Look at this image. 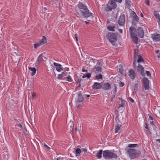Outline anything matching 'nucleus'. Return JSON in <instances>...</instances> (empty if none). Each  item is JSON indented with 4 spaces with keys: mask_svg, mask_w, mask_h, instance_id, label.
Here are the masks:
<instances>
[{
    "mask_svg": "<svg viewBox=\"0 0 160 160\" xmlns=\"http://www.w3.org/2000/svg\"><path fill=\"white\" fill-rule=\"evenodd\" d=\"M78 7L80 13L84 18H87L92 16V13L89 12L87 7L82 3L79 2L78 5Z\"/></svg>",
    "mask_w": 160,
    "mask_h": 160,
    "instance_id": "f257e3e1",
    "label": "nucleus"
},
{
    "mask_svg": "<svg viewBox=\"0 0 160 160\" xmlns=\"http://www.w3.org/2000/svg\"><path fill=\"white\" fill-rule=\"evenodd\" d=\"M102 155L105 159H113L116 158L117 155L113 152L109 150H106L103 152Z\"/></svg>",
    "mask_w": 160,
    "mask_h": 160,
    "instance_id": "f03ea898",
    "label": "nucleus"
},
{
    "mask_svg": "<svg viewBox=\"0 0 160 160\" xmlns=\"http://www.w3.org/2000/svg\"><path fill=\"white\" fill-rule=\"evenodd\" d=\"M106 38L113 45H115L118 38L115 33L108 32L106 35Z\"/></svg>",
    "mask_w": 160,
    "mask_h": 160,
    "instance_id": "7ed1b4c3",
    "label": "nucleus"
},
{
    "mask_svg": "<svg viewBox=\"0 0 160 160\" xmlns=\"http://www.w3.org/2000/svg\"><path fill=\"white\" fill-rule=\"evenodd\" d=\"M128 152L131 158H134L140 154V152L134 149L130 148L128 150Z\"/></svg>",
    "mask_w": 160,
    "mask_h": 160,
    "instance_id": "20e7f679",
    "label": "nucleus"
},
{
    "mask_svg": "<svg viewBox=\"0 0 160 160\" xmlns=\"http://www.w3.org/2000/svg\"><path fill=\"white\" fill-rule=\"evenodd\" d=\"M136 30L134 28L131 27L129 28V32L132 41L135 43L138 42V38L137 35L134 32Z\"/></svg>",
    "mask_w": 160,
    "mask_h": 160,
    "instance_id": "39448f33",
    "label": "nucleus"
},
{
    "mask_svg": "<svg viewBox=\"0 0 160 160\" xmlns=\"http://www.w3.org/2000/svg\"><path fill=\"white\" fill-rule=\"evenodd\" d=\"M116 6L114 3L112 2H109L104 7V9L107 11H111L112 9H115Z\"/></svg>",
    "mask_w": 160,
    "mask_h": 160,
    "instance_id": "423d86ee",
    "label": "nucleus"
},
{
    "mask_svg": "<svg viewBox=\"0 0 160 160\" xmlns=\"http://www.w3.org/2000/svg\"><path fill=\"white\" fill-rule=\"evenodd\" d=\"M125 22V16L124 14L121 15L118 21V23L120 26H123Z\"/></svg>",
    "mask_w": 160,
    "mask_h": 160,
    "instance_id": "0eeeda50",
    "label": "nucleus"
},
{
    "mask_svg": "<svg viewBox=\"0 0 160 160\" xmlns=\"http://www.w3.org/2000/svg\"><path fill=\"white\" fill-rule=\"evenodd\" d=\"M151 38L154 42L160 41V34L157 33H154L151 34Z\"/></svg>",
    "mask_w": 160,
    "mask_h": 160,
    "instance_id": "6e6552de",
    "label": "nucleus"
},
{
    "mask_svg": "<svg viewBox=\"0 0 160 160\" xmlns=\"http://www.w3.org/2000/svg\"><path fill=\"white\" fill-rule=\"evenodd\" d=\"M142 80L143 81L144 87L145 89L146 90L148 89L149 88V80L146 78H143Z\"/></svg>",
    "mask_w": 160,
    "mask_h": 160,
    "instance_id": "1a4fd4ad",
    "label": "nucleus"
},
{
    "mask_svg": "<svg viewBox=\"0 0 160 160\" xmlns=\"http://www.w3.org/2000/svg\"><path fill=\"white\" fill-rule=\"evenodd\" d=\"M136 32H137L138 35L140 38H142L143 37L144 35V32L143 30L141 27H139L138 28Z\"/></svg>",
    "mask_w": 160,
    "mask_h": 160,
    "instance_id": "9d476101",
    "label": "nucleus"
},
{
    "mask_svg": "<svg viewBox=\"0 0 160 160\" xmlns=\"http://www.w3.org/2000/svg\"><path fill=\"white\" fill-rule=\"evenodd\" d=\"M137 71L140 72L142 75L143 76L144 75V68L139 64L137 67Z\"/></svg>",
    "mask_w": 160,
    "mask_h": 160,
    "instance_id": "9b49d317",
    "label": "nucleus"
},
{
    "mask_svg": "<svg viewBox=\"0 0 160 160\" xmlns=\"http://www.w3.org/2000/svg\"><path fill=\"white\" fill-rule=\"evenodd\" d=\"M102 87L101 84L100 83L95 82L92 86V88L94 90L100 89Z\"/></svg>",
    "mask_w": 160,
    "mask_h": 160,
    "instance_id": "f8f14e48",
    "label": "nucleus"
},
{
    "mask_svg": "<svg viewBox=\"0 0 160 160\" xmlns=\"http://www.w3.org/2000/svg\"><path fill=\"white\" fill-rule=\"evenodd\" d=\"M129 73V75L132 79H133L135 78L136 74L134 70L133 69H130Z\"/></svg>",
    "mask_w": 160,
    "mask_h": 160,
    "instance_id": "ddd939ff",
    "label": "nucleus"
},
{
    "mask_svg": "<svg viewBox=\"0 0 160 160\" xmlns=\"http://www.w3.org/2000/svg\"><path fill=\"white\" fill-rule=\"evenodd\" d=\"M134 58L135 59L138 58V59L137 60V62L138 63H140L142 62H144L142 57L140 55L136 54L135 51L134 52Z\"/></svg>",
    "mask_w": 160,
    "mask_h": 160,
    "instance_id": "4468645a",
    "label": "nucleus"
},
{
    "mask_svg": "<svg viewBox=\"0 0 160 160\" xmlns=\"http://www.w3.org/2000/svg\"><path fill=\"white\" fill-rule=\"evenodd\" d=\"M111 84L109 82L104 83L102 86V88L105 90H109L111 88Z\"/></svg>",
    "mask_w": 160,
    "mask_h": 160,
    "instance_id": "2eb2a0df",
    "label": "nucleus"
},
{
    "mask_svg": "<svg viewBox=\"0 0 160 160\" xmlns=\"http://www.w3.org/2000/svg\"><path fill=\"white\" fill-rule=\"evenodd\" d=\"M78 97L77 102L78 103L82 102L83 100V98L82 96L81 92H80L78 93Z\"/></svg>",
    "mask_w": 160,
    "mask_h": 160,
    "instance_id": "dca6fc26",
    "label": "nucleus"
},
{
    "mask_svg": "<svg viewBox=\"0 0 160 160\" xmlns=\"http://www.w3.org/2000/svg\"><path fill=\"white\" fill-rule=\"evenodd\" d=\"M53 64L55 66L57 67H57L56 68V69L57 71L60 72L62 70V68L61 67L62 66L59 63H57L56 62H54Z\"/></svg>",
    "mask_w": 160,
    "mask_h": 160,
    "instance_id": "f3484780",
    "label": "nucleus"
},
{
    "mask_svg": "<svg viewBox=\"0 0 160 160\" xmlns=\"http://www.w3.org/2000/svg\"><path fill=\"white\" fill-rule=\"evenodd\" d=\"M44 61V60L43 58V55L42 54H41L38 57L37 60V62L38 63H41L42 61Z\"/></svg>",
    "mask_w": 160,
    "mask_h": 160,
    "instance_id": "a211bd4d",
    "label": "nucleus"
},
{
    "mask_svg": "<svg viewBox=\"0 0 160 160\" xmlns=\"http://www.w3.org/2000/svg\"><path fill=\"white\" fill-rule=\"evenodd\" d=\"M67 72H62L61 74L58 75V79H61L63 77L67 76Z\"/></svg>",
    "mask_w": 160,
    "mask_h": 160,
    "instance_id": "6ab92c4d",
    "label": "nucleus"
},
{
    "mask_svg": "<svg viewBox=\"0 0 160 160\" xmlns=\"http://www.w3.org/2000/svg\"><path fill=\"white\" fill-rule=\"evenodd\" d=\"M28 69L31 71L32 72L31 73V75L32 76H34L35 74L36 73V69L34 68H32L30 67H28Z\"/></svg>",
    "mask_w": 160,
    "mask_h": 160,
    "instance_id": "aec40b11",
    "label": "nucleus"
},
{
    "mask_svg": "<svg viewBox=\"0 0 160 160\" xmlns=\"http://www.w3.org/2000/svg\"><path fill=\"white\" fill-rule=\"evenodd\" d=\"M102 150H100L99 151H97V152L96 157L98 158H100L102 157Z\"/></svg>",
    "mask_w": 160,
    "mask_h": 160,
    "instance_id": "412c9836",
    "label": "nucleus"
},
{
    "mask_svg": "<svg viewBox=\"0 0 160 160\" xmlns=\"http://www.w3.org/2000/svg\"><path fill=\"white\" fill-rule=\"evenodd\" d=\"M121 126L122 125L119 124H118L116 126L115 130V133L118 132L119 131L120 129V128Z\"/></svg>",
    "mask_w": 160,
    "mask_h": 160,
    "instance_id": "4be33fe9",
    "label": "nucleus"
},
{
    "mask_svg": "<svg viewBox=\"0 0 160 160\" xmlns=\"http://www.w3.org/2000/svg\"><path fill=\"white\" fill-rule=\"evenodd\" d=\"M75 155L76 156H78L80 155V154L81 153V151L79 148H77L75 149Z\"/></svg>",
    "mask_w": 160,
    "mask_h": 160,
    "instance_id": "5701e85b",
    "label": "nucleus"
},
{
    "mask_svg": "<svg viewBox=\"0 0 160 160\" xmlns=\"http://www.w3.org/2000/svg\"><path fill=\"white\" fill-rule=\"evenodd\" d=\"M39 42L42 45H43L45 43H46L47 42V40L46 37L45 36H43L42 37V40L40 41Z\"/></svg>",
    "mask_w": 160,
    "mask_h": 160,
    "instance_id": "b1692460",
    "label": "nucleus"
},
{
    "mask_svg": "<svg viewBox=\"0 0 160 160\" xmlns=\"http://www.w3.org/2000/svg\"><path fill=\"white\" fill-rule=\"evenodd\" d=\"M118 69L119 70V71L120 73L122 75H124V72L123 70V69L122 66H119L118 67Z\"/></svg>",
    "mask_w": 160,
    "mask_h": 160,
    "instance_id": "393cba45",
    "label": "nucleus"
},
{
    "mask_svg": "<svg viewBox=\"0 0 160 160\" xmlns=\"http://www.w3.org/2000/svg\"><path fill=\"white\" fill-rule=\"evenodd\" d=\"M133 19L136 22H138L139 20V18L137 16L135 13H134L133 14Z\"/></svg>",
    "mask_w": 160,
    "mask_h": 160,
    "instance_id": "a878e982",
    "label": "nucleus"
},
{
    "mask_svg": "<svg viewBox=\"0 0 160 160\" xmlns=\"http://www.w3.org/2000/svg\"><path fill=\"white\" fill-rule=\"evenodd\" d=\"M94 68L97 72H101L102 68L101 67L96 65Z\"/></svg>",
    "mask_w": 160,
    "mask_h": 160,
    "instance_id": "bb28decb",
    "label": "nucleus"
},
{
    "mask_svg": "<svg viewBox=\"0 0 160 160\" xmlns=\"http://www.w3.org/2000/svg\"><path fill=\"white\" fill-rule=\"evenodd\" d=\"M115 28V26H108L107 27L109 31H114V28Z\"/></svg>",
    "mask_w": 160,
    "mask_h": 160,
    "instance_id": "cd10ccee",
    "label": "nucleus"
},
{
    "mask_svg": "<svg viewBox=\"0 0 160 160\" xmlns=\"http://www.w3.org/2000/svg\"><path fill=\"white\" fill-rule=\"evenodd\" d=\"M154 14V16L159 21L160 20V18L159 16V15L158 13H156V12L155 11Z\"/></svg>",
    "mask_w": 160,
    "mask_h": 160,
    "instance_id": "c85d7f7f",
    "label": "nucleus"
},
{
    "mask_svg": "<svg viewBox=\"0 0 160 160\" xmlns=\"http://www.w3.org/2000/svg\"><path fill=\"white\" fill-rule=\"evenodd\" d=\"M125 104V101L124 100H122L121 104L119 105L118 108H120L121 107H122L124 106Z\"/></svg>",
    "mask_w": 160,
    "mask_h": 160,
    "instance_id": "c756f323",
    "label": "nucleus"
},
{
    "mask_svg": "<svg viewBox=\"0 0 160 160\" xmlns=\"http://www.w3.org/2000/svg\"><path fill=\"white\" fill-rule=\"evenodd\" d=\"M66 79H67V81L69 82H71L72 81V79L71 76L68 75L67 77H65Z\"/></svg>",
    "mask_w": 160,
    "mask_h": 160,
    "instance_id": "7c9ffc66",
    "label": "nucleus"
},
{
    "mask_svg": "<svg viewBox=\"0 0 160 160\" xmlns=\"http://www.w3.org/2000/svg\"><path fill=\"white\" fill-rule=\"evenodd\" d=\"M41 45H42L40 42H39L38 43H35L34 45V48H38Z\"/></svg>",
    "mask_w": 160,
    "mask_h": 160,
    "instance_id": "2f4dec72",
    "label": "nucleus"
},
{
    "mask_svg": "<svg viewBox=\"0 0 160 160\" xmlns=\"http://www.w3.org/2000/svg\"><path fill=\"white\" fill-rule=\"evenodd\" d=\"M137 145V144H128V147L130 148H134L136 147Z\"/></svg>",
    "mask_w": 160,
    "mask_h": 160,
    "instance_id": "473e14b6",
    "label": "nucleus"
},
{
    "mask_svg": "<svg viewBox=\"0 0 160 160\" xmlns=\"http://www.w3.org/2000/svg\"><path fill=\"white\" fill-rule=\"evenodd\" d=\"M102 75L101 74H100L99 75H97L96 76V78L97 79H102Z\"/></svg>",
    "mask_w": 160,
    "mask_h": 160,
    "instance_id": "72a5a7b5",
    "label": "nucleus"
},
{
    "mask_svg": "<svg viewBox=\"0 0 160 160\" xmlns=\"http://www.w3.org/2000/svg\"><path fill=\"white\" fill-rule=\"evenodd\" d=\"M125 3L126 4L129 5L130 4L131 1L130 0H125Z\"/></svg>",
    "mask_w": 160,
    "mask_h": 160,
    "instance_id": "f704fd0d",
    "label": "nucleus"
},
{
    "mask_svg": "<svg viewBox=\"0 0 160 160\" xmlns=\"http://www.w3.org/2000/svg\"><path fill=\"white\" fill-rule=\"evenodd\" d=\"M124 85V84L123 82H120L119 84V87H122Z\"/></svg>",
    "mask_w": 160,
    "mask_h": 160,
    "instance_id": "c9c22d12",
    "label": "nucleus"
},
{
    "mask_svg": "<svg viewBox=\"0 0 160 160\" xmlns=\"http://www.w3.org/2000/svg\"><path fill=\"white\" fill-rule=\"evenodd\" d=\"M86 77L87 78H89L91 76V74L90 73H88L87 74H86Z\"/></svg>",
    "mask_w": 160,
    "mask_h": 160,
    "instance_id": "e433bc0d",
    "label": "nucleus"
},
{
    "mask_svg": "<svg viewBox=\"0 0 160 160\" xmlns=\"http://www.w3.org/2000/svg\"><path fill=\"white\" fill-rule=\"evenodd\" d=\"M145 3L146 4H147V5H149L150 4H149V0H146L145 1Z\"/></svg>",
    "mask_w": 160,
    "mask_h": 160,
    "instance_id": "4c0bfd02",
    "label": "nucleus"
},
{
    "mask_svg": "<svg viewBox=\"0 0 160 160\" xmlns=\"http://www.w3.org/2000/svg\"><path fill=\"white\" fill-rule=\"evenodd\" d=\"M116 0H110L109 2H112L113 3H114L115 4V6H117V4L116 3Z\"/></svg>",
    "mask_w": 160,
    "mask_h": 160,
    "instance_id": "58836bf2",
    "label": "nucleus"
},
{
    "mask_svg": "<svg viewBox=\"0 0 160 160\" xmlns=\"http://www.w3.org/2000/svg\"><path fill=\"white\" fill-rule=\"evenodd\" d=\"M138 88V84L137 83H136L134 85V89L137 90Z\"/></svg>",
    "mask_w": 160,
    "mask_h": 160,
    "instance_id": "ea45409f",
    "label": "nucleus"
},
{
    "mask_svg": "<svg viewBox=\"0 0 160 160\" xmlns=\"http://www.w3.org/2000/svg\"><path fill=\"white\" fill-rule=\"evenodd\" d=\"M146 74H147V76H150V77L151 76V74H150V72L149 71H146Z\"/></svg>",
    "mask_w": 160,
    "mask_h": 160,
    "instance_id": "a19ab883",
    "label": "nucleus"
},
{
    "mask_svg": "<svg viewBox=\"0 0 160 160\" xmlns=\"http://www.w3.org/2000/svg\"><path fill=\"white\" fill-rule=\"evenodd\" d=\"M137 62L136 60H134L133 63V66L134 68H135V64Z\"/></svg>",
    "mask_w": 160,
    "mask_h": 160,
    "instance_id": "79ce46f5",
    "label": "nucleus"
},
{
    "mask_svg": "<svg viewBox=\"0 0 160 160\" xmlns=\"http://www.w3.org/2000/svg\"><path fill=\"white\" fill-rule=\"evenodd\" d=\"M97 152V151H94L92 153L93 156H96Z\"/></svg>",
    "mask_w": 160,
    "mask_h": 160,
    "instance_id": "37998d69",
    "label": "nucleus"
},
{
    "mask_svg": "<svg viewBox=\"0 0 160 160\" xmlns=\"http://www.w3.org/2000/svg\"><path fill=\"white\" fill-rule=\"evenodd\" d=\"M129 99L132 103H133L134 102V100L132 98L130 97L129 98Z\"/></svg>",
    "mask_w": 160,
    "mask_h": 160,
    "instance_id": "c03bdc74",
    "label": "nucleus"
},
{
    "mask_svg": "<svg viewBox=\"0 0 160 160\" xmlns=\"http://www.w3.org/2000/svg\"><path fill=\"white\" fill-rule=\"evenodd\" d=\"M82 72H88V71H87V70H85V69H84V67H83V68H82Z\"/></svg>",
    "mask_w": 160,
    "mask_h": 160,
    "instance_id": "a18cd8bd",
    "label": "nucleus"
},
{
    "mask_svg": "<svg viewBox=\"0 0 160 160\" xmlns=\"http://www.w3.org/2000/svg\"><path fill=\"white\" fill-rule=\"evenodd\" d=\"M82 150L84 152H86L87 151V150L86 149L84 148H82Z\"/></svg>",
    "mask_w": 160,
    "mask_h": 160,
    "instance_id": "49530a36",
    "label": "nucleus"
},
{
    "mask_svg": "<svg viewBox=\"0 0 160 160\" xmlns=\"http://www.w3.org/2000/svg\"><path fill=\"white\" fill-rule=\"evenodd\" d=\"M149 120H153V118L150 115L149 116Z\"/></svg>",
    "mask_w": 160,
    "mask_h": 160,
    "instance_id": "de8ad7c7",
    "label": "nucleus"
},
{
    "mask_svg": "<svg viewBox=\"0 0 160 160\" xmlns=\"http://www.w3.org/2000/svg\"><path fill=\"white\" fill-rule=\"evenodd\" d=\"M32 97L33 98V97H34L35 96L36 94L35 93H32Z\"/></svg>",
    "mask_w": 160,
    "mask_h": 160,
    "instance_id": "09e8293b",
    "label": "nucleus"
},
{
    "mask_svg": "<svg viewBox=\"0 0 160 160\" xmlns=\"http://www.w3.org/2000/svg\"><path fill=\"white\" fill-rule=\"evenodd\" d=\"M118 31H119V32L120 33H122V30L121 29H118Z\"/></svg>",
    "mask_w": 160,
    "mask_h": 160,
    "instance_id": "8fccbe9b",
    "label": "nucleus"
},
{
    "mask_svg": "<svg viewBox=\"0 0 160 160\" xmlns=\"http://www.w3.org/2000/svg\"><path fill=\"white\" fill-rule=\"evenodd\" d=\"M145 124L146 125V126L145 127V128L148 130V125H147V124L146 123H145Z\"/></svg>",
    "mask_w": 160,
    "mask_h": 160,
    "instance_id": "3c124183",
    "label": "nucleus"
},
{
    "mask_svg": "<svg viewBox=\"0 0 160 160\" xmlns=\"http://www.w3.org/2000/svg\"><path fill=\"white\" fill-rule=\"evenodd\" d=\"M159 52V50H155V52H156V53H158Z\"/></svg>",
    "mask_w": 160,
    "mask_h": 160,
    "instance_id": "603ef678",
    "label": "nucleus"
},
{
    "mask_svg": "<svg viewBox=\"0 0 160 160\" xmlns=\"http://www.w3.org/2000/svg\"><path fill=\"white\" fill-rule=\"evenodd\" d=\"M75 38L76 39V41H78V37H77V34H75Z\"/></svg>",
    "mask_w": 160,
    "mask_h": 160,
    "instance_id": "864d4df0",
    "label": "nucleus"
},
{
    "mask_svg": "<svg viewBox=\"0 0 160 160\" xmlns=\"http://www.w3.org/2000/svg\"><path fill=\"white\" fill-rule=\"evenodd\" d=\"M19 127L21 128H22V126L21 125V124H20L18 125Z\"/></svg>",
    "mask_w": 160,
    "mask_h": 160,
    "instance_id": "5fc2aeb1",
    "label": "nucleus"
},
{
    "mask_svg": "<svg viewBox=\"0 0 160 160\" xmlns=\"http://www.w3.org/2000/svg\"><path fill=\"white\" fill-rule=\"evenodd\" d=\"M44 146L46 148H49L47 145H46V144H44Z\"/></svg>",
    "mask_w": 160,
    "mask_h": 160,
    "instance_id": "6e6d98bb",
    "label": "nucleus"
},
{
    "mask_svg": "<svg viewBox=\"0 0 160 160\" xmlns=\"http://www.w3.org/2000/svg\"><path fill=\"white\" fill-rule=\"evenodd\" d=\"M85 23L86 24V25H88V24H89V22H87V21H85Z\"/></svg>",
    "mask_w": 160,
    "mask_h": 160,
    "instance_id": "4d7b16f0",
    "label": "nucleus"
},
{
    "mask_svg": "<svg viewBox=\"0 0 160 160\" xmlns=\"http://www.w3.org/2000/svg\"><path fill=\"white\" fill-rule=\"evenodd\" d=\"M86 75H83V76L82 77V78H86Z\"/></svg>",
    "mask_w": 160,
    "mask_h": 160,
    "instance_id": "13d9d810",
    "label": "nucleus"
},
{
    "mask_svg": "<svg viewBox=\"0 0 160 160\" xmlns=\"http://www.w3.org/2000/svg\"><path fill=\"white\" fill-rule=\"evenodd\" d=\"M150 125H153V122H150Z\"/></svg>",
    "mask_w": 160,
    "mask_h": 160,
    "instance_id": "bf43d9fd",
    "label": "nucleus"
},
{
    "mask_svg": "<svg viewBox=\"0 0 160 160\" xmlns=\"http://www.w3.org/2000/svg\"><path fill=\"white\" fill-rule=\"evenodd\" d=\"M43 58L44 60V61L46 60V58L44 56H43Z\"/></svg>",
    "mask_w": 160,
    "mask_h": 160,
    "instance_id": "052dcab7",
    "label": "nucleus"
},
{
    "mask_svg": "<svg viewBox=\"0 0 160 160\" xmlns=\"http://www.w3.org/2000/svg\"><path fill=\"white\" fill-rule=\"evenodd\" d=\"M157 57L158 58H160V53L158 55Z\"/></svg>",
    "mask_w": 160,
    "mask_h": 160,
    "instance_id": "680f3d73",
    "label": "nucleus"
},
{
    "mask_svg": "<svg viewBox=\"0 0 160 160\" xmlns=\"http://www.w3.org/2000/svg\"><path fill=\"white\" fill-rule=\"evenodd\" d=\"M86 96L87 98H88L90 97L89 95H86Z\"/></svg>",
    "mask_w": 160,
    "mask_h": 160,
    "instance_id": "e2e57ef3",
    "label": "nucleus"
},
{
    "mask_svg": "<svg viewBox=\"0 0 160 160\" xmlns=\"http://www.w3.org/2000/svg\"><path fill=\"white\" fill-rule=\"evenodd\" d=\"M140 16L142 17H143V14H142V13H141Z\"/></svg>",
    "mask_w": 160,
    "mask_h": 160,
    "instance_id": "0e129e2a",
    "label": "nucleus"
},
{
    "mask_svg": "<svg viewBox=\"0 0 160 160\" xmlns=\"http://www.w3.org/2000/svg\"><path fill=\"white\" fill-rule=\"evenodd\" d=\"M157 141H158L160 143V139H157Z\"/></svg>",
    "mask_w": 160,
    "mask_h": 160,
    "instance_id": "69168bd1",
    "label": "nucleus"
},
{
    "mask_svg": "<svg viewBox=\"0 0 160 160\" xmlns=\"http://www.w3.org/2000/svg\"><path fill=\"white\" fill-rule=\"evenodd\" d=\"M122 2V0H119V2L121 3Z\"/></svg>",
    "mask_w": 160,
    "mask_h": 160,
    "instance_id": "338daca9",
    "label": "nucleus"
},
{
    "mask_svg": "<svg viewBox=\"0 0 160 160\" xmlns=\"http://www.w3.org/2000/svg\"><path fill=\"white\" fill-rule=\"evenodd\" d=\"M79 20H80V21H82V22H83V20H81V19H79Z\"/></svg>",
    "mask_w": 160,
    "mask_h": 160,
    "instance_id": "774afa93",
    "label": "nucleus"
}]
</instances>
